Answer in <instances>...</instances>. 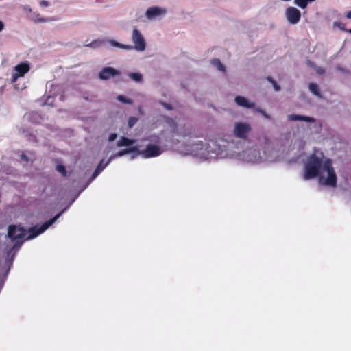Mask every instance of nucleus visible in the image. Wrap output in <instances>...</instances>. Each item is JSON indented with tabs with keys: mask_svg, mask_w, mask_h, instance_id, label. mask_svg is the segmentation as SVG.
Returning a JSON list of instances; mask_svg holds the SVG:
<instances>
[{
	"mask_svg": "<svg viewBox=\"0 0 351 351\" xmlns=\"http://www.w3.org/2000/svg\"><path fill=\"white\" fill-rule=\"evenodd\" d=\"M211 63L213 66H215L217 69H218L220 71L224 72L225 71V66L223 65V64L220 62L218 59H213L211 61Z\"/></svg>",
	"mask_w": 351,
	"mask_h": 351,
	"instance_id": "nucleus-21",
	"label": "nucleus"
},
{
	"mask_svg": "<svg viewBox=\"0 0 351 351\" xmlns=\"http://www.w3.org/2000/svg\"><path fill=\"white\" fill-rule=\"evenodd\" d=\"M132 45L131 50L142 53L147 49L146 39L142 32L136 27H133L130 36Z\"/></svg>",
	"mask_w": 351,
	"mask_h": 351,
	"instance_id": "nucleus-9",
	"label": "nucleus"
},
{
	"mask_svg": "<svg viewBox=\"0 0 351 351\" xmlns=\"http://www.w3.org/2000/svg\"><path fill=\"white\" fill-rule=\"evenodd\" d=\"M23 10L26 13H28V14H33V11L32 10V8H30V6L29 5H25L23 7Z\"/></svg>",
	"mask_w": 351,
	"mask_h": 351,
	"instance_id": "nucleus-31",
	"label": "nucleus"
},
{
	"mask_svg": "<svg viewBox=\"0 0 351 351\" xmlns=\"http://www.w3.org/2000/svg\"><path fill=\"white\" fill-rule=\"evenodd\" d=\"M60 214L61 213L58 214L52 219L46 221L41 226H36L29 230V231L25 230L23 227L19 226H10L8 228V237L12 240L20 239L27 240L33 239L45 232L58 219V218L60 216Z\"/></svg>",
	"mask_w": 351,
	"mask_h": 351,
	"instance_id": "nucleus-3",
	"label": "nucleus"
},
{
	"mask_svg": "<svg viewBox=\"0 0 351 351\" xmlns=\"http://www.w3.org/2000/svg\"><path fill=\"white\" fill-rule=\"evenodd\" d=\"M117 99L119 101L123 103V104H133V101L132 99H130L126 96L122 95H118Z\"/></svg>",
	"mask_w": 351,
	"mask_h": 351,
	"instance_id": "nucleus-22",
	"label": "nucleus"
},
{
	"mask_svg": "<svg viewBox=\"0 0 351 351\" xmlns=\"http://www.w3.org/2000/svg\"><path fill=\"white\" fill-rule=\"evenodd\" d=\"M164 106L167 108V109H171V108L170 107V106L169 104H164Z\"/></svg>",
	"mask_w": 351,
	"mask_h": 351,
	"instance_id": "nucleus-35",
	"label": "nucleus"
},
{
	"mask_svg": "<svg viewBox=\"0 0 351 351\" xmlns=\"http://www.w3.org/2000/svg\"><path fill=\"white\" fill-rule=\"evenodd\" d=\"M107 42L111 47H117L125 51L131 50L130 45L122 44L112 39L108 40Z\"/></svg>",
	"mask_w": 351,
	"mask_h": 351,
	"instance_id": "nucleus-18",
	"label": "nucleus"
},
{
	"mask_svg": "<svg viewBox=\"0 0 351 351\" xmlns=\"http://www.w3.org/2000/svg\"><path fill=\"white\" fill-rule=\"evenodd\" d=\"M308 90L313 95H315V97H317V98H322V90H321V88L319 86V84H316V83H314V82H311L308 84Z\"/></svg>",
	"mask_w": 351,
	"mask_h": 351,
	"instance_id": "nucleus-17",
	"label": "nucleus"
},
{
	"mask_svg": "<svg viewBox=\"0 0 351 351\" xmlns=\"http://www.w3.org/2000/svg\"><path fill=\"white\" fill-rule=\"evenodd\" d=\"M332 27L334 29H339L341 30H345L344 25L340 21H335L332 23Z\"/></svg>",
	"mask_w": 351,
	"mask_h": 351,
	"instance_id": "nucleus-26",
	"label": "nucleus"
},
{
	"mask_svg": "<svg viewBox=\"0 0 351 351\" xmlns=\"http://www.w3.org/2000/svg\"><path fill=\"white\" fill-rule=\"evenodd\" d=\"M33 16H34V20L38 22H47V20L40 16L39 14L36 12L33 13Z\"/></svg>",
	"mask_w": 351,
	"mask_h": 351,
	"instance_id": "nucleus-28",
	"label": "nucleus"
},
{
	"mask_svg": "<svg viewBox=\"0 0 351 351\" xmlns=\"http://www.w3.org/2000/svg\"><path fill=\"white\" fill-rule=\"evenodd\" d=\"M21 158L23 161L26 162H32L34 159L32 154L27 153H23L21 155Z\"/></svg>",
	"mask_w": 351,
	"mask_h": 351,
	"instance_id": "nucleus-23",
	"label": "nucleus"
},
{
	"mask_svg": "<svg viewBox=\"0 0 351 351\" xmlns=\"http://www.w3.org/2000/svg\"><path fill=\"white\" fill-rule=\"evenodd\" d=\"M128 77L137 83H142L143 81V75L139 72H131L128 73Z\"/></svg>",
	"mask_w": 351,
	"mask_h": 351,
	"instance_id": "nucleus-19",
	"label": "nucleus"
},
{
	"mask_svg": "<svg viewBox=\"0 0 351 351\" xmlns=\"http://www.w3.org/2000/svg\"><path fill=\"white\" fill-rule=\"evenodd\" d=\"M117 134H115V133H112V134H110L108 136V141H109L110 143H111V142H113L114 141H115V140H116V138H117Z\"/></svg>",
	"mask_w": 351,
	"mask_h": 351,
	"instance_id": "nucleus-30",
	"label": "nucleus"
},
{
	"mask_svg": "<svg viewBox=\"0 0 351 351\" xmlns=\"http://www.w3.org/2000/svg\"><path fill=\"white\" fill-rule=\"evenodd\" d=\"M58 172H59L63 176H67L68 173L66 171V168L63 165L59 164L56 167Z\"/></svg>",
	"mask_w": 351,
	"mask_h": 351,
	"instance_id": "nucleus-24",
	"label": "nucleus"
},
{
	"mask_svg": "<svg viewBox=\"0 0 351 351\" xmlns=\"http://www.w3.org/2000/svg\"><path fill=\"white\" fill-rule=\"evenodd\" d=\"M134 144V140L124 136H121L117 141V146L118 147L130 148L133 149L129 153L132 154V158L141 155L145 158H148L158 156L162 153V149L158 145H149L145 149L140 150Z\"/></svg>",
	"mask_w": 351,
	"mask_h": 351,
	"instance_id": "nucleus-4",
	"label": "nucleus"
},
{
	"mask_svg": "<svg viewBox=\"0 0 351 351\" xmlns=\"http://www.w3.org/2000/svg\"><path fill=\"white\" fill-rule=\"evenodd\" d=\"M350 32H351V29L350 30Z\"/></svg>",
	"mask_w": 351,
	"mask_h": 351,
	"instance_id": "nucleus-36",
	"label": "nucleus"
},
{
	"mask_svg": "<svg viewBox=\"0 0 351 351\" xmlns=\"http://www.w3.org/2000/svg\"><path fill=\"white\" fill-rule=\"evenodd\" d=\"M346 16L348 19H351V10L348 12Z\"/></svg>",
	"mask_w": 351,
	"mask_h": 351,
	"instance_id": "nucleus-34",
	"label": "nucleus"
},
{
	"mask_svg": "<svg viewBox=\"0 0 351 351\" xmlns=\"http://www.w3.org/2000/svg\"><path fill=\"white\" fill-rule=\"evenodd\" d=\"M138 119L135 117H130L128 121V127L132 128L138 121Z\"/></svg>",
	"mask_w": 351,
	"mask_h": 351,
	"instance_id": "nucleus-25",
	"label": "nucleus"
},
{
	"mask_svg": "<svg viewBox=\"0 0 351 351\" xmlns=\"http://www.w3.org/2000/svg\"><path fill=\"white\" fill-rule=\"evenodd\" d=\"M119 71L112 67H105L99 73V77L101 80H107L110 78L119 75Z\"/></svg>",
	"mask_w": 351,
	"mask_h": 351,
	"instance_id": "nucleus-16",
	"label": "nucleus"
},
{
	"mask_svg": "<svg viewBox=\"0 0 351 351\" xmlns=\"http://www.w3.org/2000/svg\"><path fill=\"white\" fill-rule=\"evenodd\" d=\"M235 104L243 108L253 109L255 112L261 114L264 118L267 119H271V117L264 109L257 107L255 101H252L248 97L243 95H237L234 97Z\"/></svg>",
	"mask_w": 351,
	"mask_h": 351,
	"instance_id": "nucleus-8",
	"label": "nucleus"
},
{
	"mask_svg": "<svg viewBox=\"0 0 351 351\" xmlns=\"http://www.w3.org/2000/svg\"><path fill=\"white\" fill-rule=\"evenodd\" d=\"M287 119L290 121H300L306 123V125L313 128L317 130L321 128V123L315 120L313 117L309 116H304L296 114H291L287 116Z\"/></svg>",
	"mask_w": 351,
	"mask_h": 351,
	"instance_id": "nucleus-12",
	"label": "nucleus"
},
{
	"mask_svg": "<svg viewBox=\"0 0 351 351\" xmlns=\"http://www.w3.org/2000/svg\"><path fill=\"white\" fill-rule=\"evenodd\" d=\"M302 178L305 180L315 179L322 185L335 188L337 174L331 158L320 150H314L304 161Z\"/></svg>",
	"mask_w": 351,
	"mask_h": 351,
	"instance_id": "nucleus-1",
	"label": "nucleus"
},
{
	"mask_svg": "<svg viewBox=\"0 0 351 351\" xmlns=\"http://www.w3.org/2000/svg\"><path fill=\"white\" fill-rule=\"evenodd\" d=\"M167 12V10L164 7L152 6L147 9L145 17L149 21L160 20Z\"/></svg>",
	"mask_w": 351,
	"mask_h": 351,
	"instance_id": "nucleus-13",
	"label": "nucleus"
},
{
	"mask_svg": "<svg viewBox=\"0 0 351 351\" xmlns=\"http://www.w3.org/2000/svg\"><path fill=\"white\" fill-rule=\"evenodd\" d=\"M30 64L27 61L21 62L12 68L10 71V82L18 92L27 88L26 82L22 78L30 71Z\"/></svg>",
	"mask_w": 351,
	"mask_h": 351,
	"instance_id": "nucleus-6",
	"label": "nucleus"
},
{
	"mask_svg": "<svg viewBox=\"0 0 351 351\" xmlns=\"http://www.w3.org/2000/svg\"><path fill=\"white\" fill-rule=\"evenodd\" d=\"M315 1V0H294V3L300 8L305 9L308 3L313 2Z\"/></svg>",
	"mask_w": 351,
	"mask_h": 351,
	"instance_id": "nucleus-20",
	"label": "nucleus"
},
{
	"mask_svg": "<svg viewBox=\"0 0 351 351\" xmlns=\"http://www.w3.org/2000/svg\"><path fill=\"white\" fill-rule=\"evenodd\" d=\"M39 5L42 8H47L50 5V3H49V1H48L47 0H40L39 1Z\"/></svg>",
	"mask_w": 351,
	"mask_h": 351,
	"instance_id": "nucleus-29",
	"label": "nucleus"
},
{
	"mask_svg": "<svg viewBox=\"0 0 351 351\" xmlns=\"http://www.w3.org/2000/svg\"><path fill=\"white\" fill-rule=\"evenodd\" d=\"M278 156V150L276 146L269 141L267 140L263 147V159L264 162H272L277 160Z\"/></svg>",
	"mask_w": 351,
	"mask_h": 351,
	"instance_id": "nucleus-11",
	"label": "nucleus"
},
{
	"mask_svg": "<svg viewBox=\"0 0 351 351\" xmlns=\"http://www.w3.org/2000/svg\"><path fill=\"white\" fill-rule=\"evenodd\" d=\"M133 149H130V148H124L120 151H119L117 153H114L112 154L110 158H108V160L107 161H105V160H102L99 165L97 166L94 174H93V179L95 178H96L101 171H103L105 167L109 164V162L114 158H115L116 157H121L123 155H125L127 154H129L130 152H132Z\"/></svg>",
	"mask_w": 351,
	"mask_h": 351,
	"instance_id": "nucleus-14",
	"label": "nucleus"
},
{
	"mask_svg": "<svg viewBox=\"0 0 351 351\" xmlns=\"http://www.w3.org/2000/svg\"><path fill=\"white\" fill-rule=\"evenodd\" d=\"M5 24L4 23L0 20V32L4 29Z\"/></svg>",
	"mask_w": 351,
	"mask_h": 351,
	"instance_id": "nucleus-32",
	"label": "nucleus"
},
{
	"mask_svg": "<svg viewBox=\"0 0 351 351\" xmlns=\"http://www.w3.org/2000/svg\"><path fill=\"white\" fill-rule=\"evenodd\" d=\"M317 73H319V74H322V73H324V70L322 69H321V68H318L317 69Z\"/></svg>",
	"mask_w": 351,
	"mask_h": 351,
	"instance_id": "nucleus-33",
	"label": "nucleus"
},
{
	"mask_svg": "<svg viewBox=\"0 0 351 351\" xmlns=\"http://www.w3.org/2000/svg\"><path fill=\"white\" fill-rule=\"evenodd\" d=\"M235 157H232L233 160H237L245 163L260 164L263 162V159L258 149L254 147H250L241 152L237 150L234 147Z\"/></svg>",
	"mask_w": 351,
	"mask_h": 351,
	"instance_id": "nucleus-7",
	"label": "nucleus"
},
{
	"mask_svg": "<svg viewBox=\"0 0 351 351\" xmlns=\"http://www.w3.org/2000/svg\"><path fill=\"white\" fill-rule=\"evenodd\" d=\"M253 130L250 123L245 121H235L232 126V135L239 139L246 140Z\"/></svg>",
	"mask_w": 351,
	"mask_h": 351,
	"instance_id": "nucleus-10",
	"label": "nucleus"
},
{
	"mask_svg": "<svg viewBox=\"0 0 351 351\" xmlns=\"http://www.w3.org/2000/svg\"><path fill=\"white\" fill-rule=\"evenodd\" d=\"M285 16L287 21L291 25L298 23L301 19L300 11L293 6H289L286 8Z\"/></svg>",
	"mask_w": 351,
	"mask_h": 351,
	"instance_id": "nucleus-15",
	"label": "nucleus"
},
{
	"mask_svg": "<svg viewBox=\"0 0 351 351\" xmlns=\"http://www.w3.org/2000/svg\"><path fill=\"white\" fill-rule=\"evenodd\" d=\"M165 130L170 135L173 149L180 154L204 158V143L189 136V130L171 118L165 119Z\"/></svg>",
	"mask_w": 351,
	"mask_h": 351,
	"instance_id": "nucleus-2",
	"label": "nucleus"
},
{
	"mask_svg": "<svg viewBox=\"0 0 351 351\" xmlns=\"http://www.w3.org/2000/svg\"><path fill=\"white\" fill-rule=\"evenodd\" d=\"M269 81L272 84L273 88L275 91L278 92L280 90V86L278 84L276 81H274L272 79H269Z\"/></svg>",
	"mask_w": 351,
	"mask_h": 351,
	"instance_id": "nucleus-27",
	"label": "nucleus"
},
{
	"mask_svg": "<svg viewBox=\"0 0 351 351\" xmlns=\"http://www.w3.org/2000/svg\"><path fill=\"white\" fill-rule=\"evenodd\" d=\"M204 158L232 159L237 155L234 147H225L217 140H210L204 143Z\"/></svg>",
	"mask_w": 351,
	"mask_h": 351,
	"instance_id": "nucleus-5",
	"label": "nucleus"
}]
</instances>
